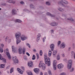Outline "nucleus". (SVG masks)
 I'll list each match as a JSON object with an SVG mask.
<instances>
[{"mask_svg": "<svg viewBox=\"0 0 75 75\" xmlns=\"http://www.w3.org/2000/svg\"><path fill=\"white\" fill-rule=\"evenodd\" d=\"M51 55L52 54H48V56L49 57H51Z\"/></svg>", "mask_w": 75, "mask_h": 75, "instance_id": "56", "label": "nucleus"}, {"mask_svg": "<svg viewBox=\"0 0 75 75\" xmlns=\"http://www.w3.org/2000/svg\"><path fill=\"white\" fill-rule=\"evenodd\" d=\"M39 68L42 67L43 69H45V65L43 63L42 61H41L39 63Z\"/></svg>", "mask_w": 75, "mask_h": 75, "instance_id": "2", "label": "nucleus"}, {"mask_svg": "<svg viewBox=\"0 0 75 75\" xmlns=\"http://www.w3.org/2000/svg\"><path fill=\"white\" fill-rule=\"evenodd\" d=\"M62 57H65V54L63 53L62 54Z\"/></svg>", "mask_w": 75, "mask_h": 75, "instance_id": "57", "label": "nucleus"}, {"mask_svg": "<svg viewBox=\"0 0 75 75\" xmlns=\"http://www.w3.org/2000/svg\"><path fill=\"white\" fill-rule=\"evenodd\" d=\"M34 71L36 74H38L39 73V69H35Z\"/></svg>", "mask_w": 75, "mask_h": 75, "instance_id": "15", "label": "nucleus"}, {"mask_svg": "<svg viewBox=\"0 0 75 75\" xmlns=\"http://www.w3.org/2000/svg\"><path fill=\"white\" fill-rule=\"evenodd\" d=\"M0 52H1V53L3 52V49L1 47H0Z\"/></svg>", "mask_w": 75, "mask_h": 75, "instance_id": "35", "label": "nucleus"}, {"mask_svg": "<svg viewBox=\"0 0 75 75\" xmlns=\"http://www.w3.org/2000/svg\"><path fill=\"white\" fill-rule=\"evenodd\" d=\"M23 59H24V60H25V61H27V60H28V59H27V56H24L23 57Z\"/></svg>", "mask_w": 75, "mask_h": 75, "instance_id": "34", "label": "nucleus"}, {"mask_svg": "<svg viewBox=\"0 0 75 75\" xmlns=\"http://www.w3.org/2000/svg\"><path fill=\"white\" fill-rule=\"evenodd\" d=\"M9 68H10V66H8L6 68L7 69H9Z\"/></svg>", "mask_w": 75, "mask_h": 75, "instance_id": "61", "label": "nucleus"}, {"mask_svg": "<svg viewBox=\"0 0 75 75\" xmlns=\"http://www.w3.org/2000/svg\"><path fill=\"white\" fill-rule=\"evenodd\" d=\"M28 65L29 67H32L33 66V62L32 61H30L28 63Z\"/></svg>", "mask_w": 75, "mask_h": 75, "instance_id": "11", "label": "nucleus"}, {"mask_svg": "<svg viewBox=\"0 0 75 75\" xmlns=\"http://www.w3.org/2000/svg\"><path fill=\"white\" fill-rule=\"evenodd\" d=\"M13 72V68H11L10 70V73L11 74Z\"/></svg>", "mask_w": 75, "mask_h": 75, "instance_id": "40", "label": "nucleus"}, {"mask_svg": "<svg viewBox=\"0 0 75 75\" xmlns=\"http://www.w3.org/2000/svg\"><path fill=\"white\" fill-rule=\"evenodd\" d=\"M64 66L62 64H59L58 65L57 68L58 69H61V68H63Z\"/></svg>", "mask_w": 75, "mask_h": 75, "instance_id": "9", "label": "nucleus"}, {"mask_svg": "<svg viewBox=\"0 0 75 75\" xmlns=\"http://www.w3.org/2000/svg\"><path fill=\"white\" fill-rule=\"evenodd\" d=\"M22 50H23V49L21 47H20L18 49V51L20 54H22Z\"/></svg>", "mask_w": 75, "mask_h": 75, "instance_id": "16", "label": "nucleus"}, {"mask_svg": "<svg viewBox=\"0 0 75 75\" xmlns=\"http://www.w3.org/2000/svg\"><path fill=\"white\" fill-rule=\"evenodd\" d=\"M46 4L47 5V6H50V2H46Z\"/></svg>", "mask_w": 75, "mask_h": 75, "instance_id": "43", "label": "nucleus"}, {"mask_svg": "<svg viewBox=\"0 0 75 75\" xmlns=\"http://www.w3.org/2000/svg\"><path fill=\"white\" fill-rule=\"evenodd\" d=\"M17 71L19 72V74H23V71H22L20 68H18L17 69Z\"/></svg>", "mask_w": 75, "mask_h": 75, "instance_id": "12", "label": "nucleus"}, {"mask_svg": "<svg viewBox=\"0 0 75 75\" xmlns=\"http://www.w3.org/2000/svg\"><path fill=\"white\" fill-rule=\"evenodd\" d=\"M47 16H50L51 17H55V16L53 15H52L49 12H47Z\"/></svg>", "mask_w": 75, "mask_h": 75, "instance_id": "25", "label": "nucleus"}, {"mask_svg": "<svg viewBox=\"0 0 75 75\" xmlns=\"http://www.w3.org/2000/svg\"><path fill=\"white\" fill-rule=\"evenodd\" d=\"M15 22L16 23H21L22 21L20 20L17 19L15 21Z\"/></svg>", "mask_w": 75, "mask_h": 75, "instance_id": "29", "label": "nucleus"}, {"mask_svg": "<svg viewBox=\"0 0 75 75\" xmlns=\"http://www.w3.org/2000/svg\"><path fill=\"white\" fill-rule=\"evenodd\" d=\"M60 75H65V73H62L60 74Z\"/></svg>", "mask_w": 75, "mask_h": 75, "instance_id": "50", "label": "nucleus"}, {"mask_svg": "<svg viewBox=\"0 0 75 75\" xmlns=\"http://www.w3.org/2000/svg\"><path fill=\"white\" fill-rule=\"evenodd\" d=\"M67 20H70V21H74V19L72 18H68Z\"/></svg>", "mask_w": 75, "mask_h": 75, "instance_id": "31", "label": "nucleus"}, {"mask_svg": "<svg viewBox=\"0 0 75 75\" xmlns=\"http://www.w3.org/2000/svg\"><path fill=\"white\" fill-rule=\"evenodd\" d=\"M47 54H45L44 55L45 61V64H47L48 67H50L51 65V61H50V58L49 57H47Z\"/></svg>", "mask_w": 75, "mask_h": 75, "instance_id": "1", "label": "nucleus"}, {"mask_svg": "<svg viewBox=\"0 0 75 75\" xmlns=\"http://www.w3.org/2000/svg\"><path fill=\"white\" fill-rule=\"evenodd\" d=\"M1 5H2V6H6V3H4L3 4H1Z\"/></svg>", "mask_w": 75, "mask_h": 75, "instance_id": "54", "label": "nucleus"}, {"mask_svg": "<svg viewBox=\"0 0 75 75\" xmlns=\"http://www.w3.org/2000/svg\"><path fill=\"white\" fill-rule=\"evenodd\" d=\"M26 45L28 46V47L29 48H31V46H30V44H29V43H26Z\"/></svg>", "mask_w": 75, "mask_h": 75, "instance_id": "42", "label": "nucleus"}, {"mask_svg": "<svg viewBox=\"0 0 75 75\" xmlns=\"http://www.w3.org/2000/svg\"><path fill=\"white\" fill-rule=\"evenodd\" d=\"M21 33L20 32H17L15 34V37L16 39H18L20 37H21Z\"/></svg>", "mask_w": 75, "mask_h": 75, "instance_id": "4", "label": "nucleus"}, {"mask_svg": "<svg viewBox=\"0 0 75 75\" xmlns=\"http://www.w3.org/2000/svg\"><path fill=\"white\" fill-rule=\"evenodd\" d=\"M12 51L14 52H16V48L14 46H13L12 47Z\"/></svg>", "mask_w": 75, "mask_h": 75, "instance_id": "27", "label": "nucleus"}, {"mask_svg": "<svg viewBox=\"0 0 75 75\" xmlns=\"http://www.w3.org/2000/svg\"><path fill=\"white\" fill-rule=\"evenodd\" d=\"M72 60H69L68 62L67 67L68 66H72Z\"/></svg>", "mask_w": 75, "mask_h": 75, "instance_id": "8", "label": "nucleus"}, {"mask_svg": "<svg viewBox=\"0 0 75 75\" xmlns=\"http://www.w3.org/2000/svg\"><path fill=\"white\" fill-rule=\"evenodd\" d=\"M1 47H4V44H1Z\"/></svg>", "mask_w": 75, "mask_h": 75, "instance_id": "55", "label": "nucleus"}, {"mask_svg": "<svg viewBox=\"0 0 75 75\" xmlns=\"http://www.w3.org/2000/svg\"><path fill=\"white\" fill-rule=\"evenodd\" d=\"M58 10L60 11H64V9L63 8H62L61 7H59L58 8Z\"/></svg>", "mask_w": 75, "mask_h": 75, "instance_id": "24", "label": "nucleus"}, {"mask_svg": "<svg viewBox=\"0 0 75 75\" xmlns=\"http://www.w3.org/2000/svg\"><path fill=\"white\" fill-rule=\"evenodd\" d=\"M58 3L59 4H61L62 6H65L64 4H67L68 2L66 1L65 0H63L59 1Z\"/></svg>", "mask_w": 75, "mask_h": 75, "instance_id": "3", "label": "nucleus"}, {"mask_svg": "<svg viewBox=\"0 0 75 75\" xmlns=\"http://www.w3.org/2000/svg\"><path fill=\"white\" fill-rule=\"evenodd\" d=\"M40 75H43V74L42 73V72H40Z\"/></svg>", "mask_w": 75, "mask_h": 75, "instance_id": "59", "label": "nucleus"}, {"mask_svg": "<svg viewBox=\"0 0 75 75\" xmlns=\"http://www.w3.org/2000/svg\"><path fill=\"white\" fill-rule=\"evenodd\" d=\"M20 3L21 4H24V2H23V1H21L20 2Z\"/></svg>", "mask_w": 75, "mask_h": 75, "instance_id": "47", "label": "nucleus"}, {"mask_svg": "<svg viewBox=\"0 0 75 75\" xmlns=\"http://www.w3.org/2000/svg\"><path fill=\"white\" fill-rule=\"evenodd\" d=\"M0 60H3V61L4 62H6V60L5 59H4L3 58V57H1V54H0Z\"/></svg>", "mask_w": 75, "mask_h": 75, "instance_id": "22", "label": "nucleus"}, {"mask_svg": "<svg viewBox=\"0 0 75 75\" xmlns=\"http://www.w3.org/2000/svg\"><path fill=\"white\" fill-rule=\"evenodd\" d=\"M26 55H28V57H30V54L28 53V52H27L26 53Z\"/></svg>", "mask_w": 75, "mask_h": 75, "instance_id": "49", "label": "nucleus"}, {"mask_svg": "<svg viewBox=\"0 0 75 75\" xmlns=\"http://www.w3.org/2000/svg\"><path fill=\"white\" fill-rule=\"evenodd\" d=\"M17 11L14 9H13L12 11V14L14 15L15 14H17Z\"/></svg>", "mask_w": 75, "mask_h": 75, "instance_id": "20", "label": "nucleus"}, {"mask_svg": "<svg viewBox=\"0 0 75 75\" xmlns=\"http://www.w3.org/2000/svg\"><path fill=\"white\" fill-rule=\"evenodd\" d=\"M44 75H48V73H47V72H45L44 73Z\"/></svg>", "mask_w": 75, "mask_h": 75, "instance_id": "60", "label": "nucleus"}, {"mask_svg": "<svg viewBox=\"0 0 75 75\" xmlns=\"http://www.w3.org/2000/svg\"><path fill=\"white\" fill-rule=\"evenodd\" d=\"M58 46L59 45L61 44V41H58Z\"/></svg>", "mask_w": 75, "mask_h": 75, "instance_id": "45", "label": "nucleus"}, {"mask_svg": "<svg viewBox=\"0 0 75 75\" xmlns=\"http://www.w3.org/2000/svg\"><path fill=\"white\" fill-rule=\"evenodd\" d=\"M11 39H9L8 40V42H11Z\"/></svg>", "mask_w": 75, "mask_h": 75, "instance_id": "63", "label": "nucleus"}, {"mask_svg": "<svg viewBox=\"0 0 75 75\" xmlns=\"http://www.w3.org/2000/svg\"><path fill=\"white\" fill-rule=\"evenodd\" d=\"M57 60H59L60 59V56L59 55H58L57 56Z\"/></svg>", "mask_w": 75, "mask_h": 75, "instance_id": "33", "label": "nucleus"}, {"mask_svg": "<svg viewBox=\"0 0 75 75\" xmlns=\"http://www.w3.org/2000/svg\"><path fill=\"white\" fill-rule=\"evenodd\" d=\"M27 73L28 75H33V74H32V72H29Z\"/></svg>", "mask_w": 75, "mask_h": 75, "instance_id": "41", "label": "nucleus"}, {"mask_svg": "<svg viewBox=\"0 0 75 75\" xmlns=\"http://www.w3.org/2000/svg\"><path fill=\"white\" fill-rule=\"evenodd\" d=\"M17 39L16 41V44H19V43H20L21 42V40L19 39V38L18 39Z\"/></svg>", "mask_w": 75, "mask_h": 75, "instance_id": "23", "label": "nucleus"}, {"mask_svg": "<svg viewBox=\"0 0 75 75\" xmlns=\"http://www.w3.org/2000/svg\"><path fill=\"white\" fill-rule=\"evenodd\" d=\"M12 59L14 63H18V61L17 59V57H16L15 56L13 57Z\"/></svg>", "mask_w": 75, "mask_h": 75, "instance_id": "7", "label": "nucleus"}, {"mask_svg": "<svg viewBox=\"0 0 75 75\" xmlns=\"http://www.w3.org/2000/svg\"><path fill=\"white\" fill-rule=\"evenodd\" d=\"M21 68L22 69V70L23 71H24L25 70V69H24V67H21Z\"/></svg>", "mask_w": 75, "mask_h": 75, "instance_id": "53", "label": "nucleus"}, {"mask_svg": "<svg viewBox=\"0 0 75 75\" xmlns=\"http://www.w3.org/2000/svg\"><path fill=\"white\" fill-rule=\"evenodd\" d=\"M74 51H71V54L72 55H73V54H74Z\"/></svg>", "mask_w": 75, "mask_h": 75, "instance_id": "62", "label": "nucleus"}, {"mask_svg": "<svg viewBox=\"0 0 75 75\" xmlns=\"http://www.w3.org/2000/svg\"><path fill=\"white\" fill-rule=\"evenodd\" d=\"M67 68L69 70V71L71 72H73V71H74V68L73 67H72V66H67Z\"/></svg>", "mask_w": 75, "mask_h": 75, "instance_id": "6", "label": "nucleus"}, {"mask_svg": "<svg viewBox=\"0 0 75 75\" xmlns=\"http://www.w3.org/2000/svg\"><path fill=\"white\" fill-rule=\"evenodd\" d=\"M48 74L49 75H52V73H51V70H49L48 71Z\"/></svg>", "mask_w": 75, "mask_h": 75, "instance_id": "37", "label": "nucleus"}, {"mask_svg": "<svg viewBox=\"0 0 75 75\" xmlns=\"http://www.w3.org/2000/svg\"><path fill=\"white\" fill-rule=\"evenodd\" d=\"M36 55L37 59H39V54H38V53H36Z\"/></svg>", "mask_w": 75, "mask_h": 75, "instance_id": "39", "label": "nucleus"}, {"mask_svg": "<svg viewBox=\"0 0 75 75\" xmlns=\"http://www.w3.org/2000/svg\"><path fill=\"white\" fill-rule=\"evenodd\" d=\"M52 26H56L58 25V24L55 22H54L53 23H52L50 24Z\"/></svg>", "mask_w": 75, "mask_h": 75, "instance_id": "18", "label": "nucleus"}, {"mask_svg": "<svg viewBox=\"0 0 75 75\" xmlns=\"http://www.w3.org/2000/svg\"><path fill=\"white\" fill-rule=\"evenodd\" d=\"M57 63V61L54 60L53 62V65H56Z\"/></svg>", "mask_w": 75, "mask_h": 75, "instance_id": "28", "label": "nucleus"}, {"mask_svg": "<svg viewBox=\"0 0 75 75\" xmlns=\"http://www.w3.org/2000/svg\"><path fill=\"white\" fill-rule=\"evenodd\" d=\"M6 55L8 59H10L11 58V56L10 54V53H9V51H8V49H7L6 50Z\"/></svg>", "mask_w": 75, "mask_h": 75, "instance_id": "5", "label": "nucleus"}, {"mask_svg": "<svg viewBox=\"0 0 75 75\" xmlns=\"http://www.w3.org/2000/svg\"><path fill=\"white\" fill-rule=\"evenodd\" d=\"M53 69L54 71H56V70H57V67L56 66V65H53Z\"/></svg>", "mask_w": 75, "mask_h": 75, "instance_id": "32", "label": "nucleus"}, {"mask_svg": "<svg viewBox=\"0 0 75 75\" xmlns=\"http://www.w3.org/2000/svg\"><path fill=\"white\" fill-rule=\"evenodd\" d=\"M50 48L52 51H54V45L53 44H52L50 45Z\"/></svg>", "mask_w": 75, "mask_h": 75, "instance_id": "14", "label": "nucleus"}, {"mask_svg": "<svg viewBox=\"0 0 75 75\" xmlns=\"http://www.w3.org/2000/svg\"><path fill=\"white\" fill-rule=\"evenodd\" d=\"M7 1L8 2V3H13V4H14L16 3V1L11 0H8Z\"/></svg>", "mask_w": 75, "mask_h": 75, "instance_id": "17", "label": "nucleus"}, {"mask_svg": "<svg viewBox=\"0 0 75 75\" xmlns=\"http://www.w3.org/2000/svg\"><path fill=\"white\" fill-rule=\"evenodd\" d=\"M23 54H25V48H23Z\"/></svg>", "mask_w": 75, "mask_h": 75, "instance_id": "30", "label": "nucleus"}, {"mask_svg": "<svg viewBox=\"0 0 75 75\" xmlns=\"http://www.w3.org/2000/svg\"><path fill=\"white\" fill-rule=\"evenodd\" d=\"M4 64H1L0 65V68H4L5 67Z\"/></svg>", "mask_w": 75, "mask_h": 75, "instance_id": "26", "label": "nucleus"}, {"mask_svg": "<svg viewBox=\"0 0 75 75\" xmlns=\"http://www.w3.org/2000/svg\"><path fill=\"white\" fill-rule=\"evenodd\" d=\"M45 39H46V38L45 37L43 38V42H45Z\"/></svg>", "mask_w": 75, "mask_h": 75, "instance_id": "51", "label": "nucleus"}, {"mask_svg": "<svg viewBox=\"0 0 75 75\" xmlns=\"http://www.w3.org/2000/svg\"><path fill=\"white\" fill-rule=\"evenodd\" d=\"M40 56H42V50L40 51Z\"/></svg>", "mask_w": 75, "mask_h": 75, "instance_id": "38", "label": "nucleus"}, {"mask_svg": "<svg viewBox=\"0 0 75 75\" xmlns=\"http://www.w3.org/2000/svg\"><path fill=\"white\" fill-rule=\"evenodd\" d=\"M32 59L33 60H34L35 59V55H33Z\"/></svg>", "mask_w": 75, "mask_h": 75, "instance_id": "36", "label": "nucleus"}, {"mask_svg": "<svg viewBox=\"0 0 75 75\" xmlns=\"http://www.w3.org/2000/svg\"><path fill=\"white\" fill-rule=\"evenodd\" d=\"M74 58L75 59V52L74 53Z\"/></svg>", "mask_w": 75, "mask_h": 75, "instance_id": "64", "label": "nucleus"}, {"mask_svg": "<svg viewBox=\"0 0 75 75\" xmlns=\"http://www.w3.org/2000/svg\"><path fill=\"white\" fill-rule=\"evenodd\" d=\"M40 37H41V34L40 33H38V35L37 36V41H39V40H40Z\"/></svg>", "mask_w": 75, "mask_h": 75, "instance_id": "19", "label": "nucleus"}, {"mask_svg": "<svg viewBox=\"0 0 75 75\" xmlns=\"http://www.w3.org/2000/svg\"><path fill=\"white\" fill-rule=\"evenodd\" d=\"M71 47H69V49L68 50V51H70V50H71Z\"/></svg>", "mask_w": 75, "mask_h": 75, "instance_id": "58", "label": "nucleus"}, {"mask_svg": "<svg viewBox=\"0 0 75 75\" xmlns=\"http://www.w3.org/2000/svg\"><path fill=\"white\" fill-rule=\"evenodd\" d=\"M27 37L25 35H23L21 37V39L22 41H24L25 40H27Z\"/></svg>", "mask_w": 75, "mask_h": 75, "instance_id": "10", "label": "nucleus"}, {"mask_svg": "<svg viewBox=\"0 0 75 75\" xmlns=\"http://www.w3.org/2000/svg\"><path fill=\"white\" fill-rule=\"evenodd\" d=\"M65 47V43H62L60 46V48H64Z\"/></svg>", "mask_w": 75, "mask_h": 75, "instance_id": "13", "label": "nucleus"}, {"mask_svg": "<svg viewBox=\"0 0 75 75\" xmlns=\"http://www.w3.org/2000/svg\"><path fill=\"white\" fill-rule=\"evenodd\" d=\"M8 39V37H6V38L5 39V41H7V40Z\"/></svg>", "mask_w": 75, "mask_h": 75, "instance_id": "48", "label": "nucleus"}, {"mask_svg": "<svg viewBox=\"0 0 75 75\" xmlns=\"http://www.w3.org/2000/svg\"><path fill=\"white\" fill-rule=\"evenodd\" d=\"M30 8H34V6L32 4H30Z\"/></svg>", "mask_w": 75, "mask_h": 75, "instance_id": "44", "label": "nucleus"}, {"mask_svg": "<svg viewBox=\"0 0 75 75\" xmlns=\"http://www.w3.org/2000/svg\"><path fill=\"white\" fill-rule=\"evenodd\" d=\"M49 54H52V52H51V51L50 50H49V53H48Z\"/></svg>", "mask_w": 75, "mask_h": 75, "instance_id": "46", "label": "nucleus"}, {"mask_svg": "<svg viewBox=\"0 0 75 75\" xmlns=\"http://www.w3.org/2000/svg\"><path fill=\"white\" fill-rule=\"evenodd\" d=\"M57 51H54L53 53V57H56V56L57 55Z\"/></svg>", "mask_w": 75, "mask_h": 75, "instance_id": "21", "label": "nucleus"}, {"mask_svg": "<svg viewBox=\"0 0 75 75\" xmlns=\"http://www.w3.org/2000/svg\"><path fill=\"white\" fill-rule=\"evenodd\" d=\"M63 61H65V62L67 61V59L66 58H64L63 59Z\"/></svg>", "mask_w": 75, "mask_h": 75, "instance_id": "52", "label": "nucleus"}]
</instances>
